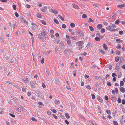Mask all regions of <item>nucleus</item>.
<instances>
[{
	"label": "nucleus",
	"mask_w": 125,
	"mask_h": 125,
	"mask_svg": "<svg viewBox=\"0 0 125 125\" xmlns=\"http://www.w3.org/2000/svg\"><path fill=\"white\" fill-rule=\"evenodd\" d=\"M89 28L91 31H94V29L92 26H89Z\"/></svg>",
	"instance_id": "obj_18"
},
{
	"label": "nucleus",
	"mask_w": 125,
	"mask_h": 125,
	"mask_svg": "<svg viewBox=\"0 0 125 125\" xmlns=\"http://www.w3.org/2000/svg\"><path fill=\"white\" fill-rule=\"evenodd\" d=\"M53 116L54 118L55 119H57V116H56L54 114H53Z\"/></svg>",
	"instance_id": "obj_63"
},
{
	"label": "nucleus",
	"mask_w": 125,
	"mask_h": 125,
	"mask_svg": "<svg viewBox=\"0 0 125 125\" xmlns=\"http://www.w3.org/2000/svg\"><path fill=\"white\" fill-rule=\"evenodd\" d=\"M117 29H111L110 30V31H117Z\"/></svg>",
	"instance_id": "obj_42"
},
{
	"label": "nucleus",
	"mask_w": 125,
	"mask_h": 125,
	"mask_svg": "<svg viewBox=\"0 0 125 125\" xmlns=\"http://www.w3.org/2000/svg\"><path fill=\"white\" fill-rule=\"evenodd\" d=\"M14 14H15V15L16 17H19V15L17 13V12H15Z\"/></svg>",
	"instance_id": "obj_53"
},
{
	"label": "nucleus",
	"mask_w": 125,
	"mask_h": 125,
	"mask_svg": "<svg viewBox=\"0 0 125 125\" xmlns=\"http://www.w3.org/2000/svg\"><path fill=\"white\" fill-rule=\"evenodd\" d=\"M115 92L116 94H117L118 93V89L117 88H116L115 89Z\"/></svg>",
	"instance_id": "obj_58"
},
{
	"label": "nucleus",
	"mask_w": 125,
	"mask_h": 125,
	"mask_svg": "<svg viewBox=\"0 0 125 125\" xmlns=\"http://www.w3.org/2000/svg\"><path fill=\"white\" fill-rule=\"evenodd\" d=\"M111 26H108L106 28V29L107 30H111Z\"/></svg>",
	"instance_id": "obj_30"
},
{
	"label": "nucleus",
	"mask_w": 125,
	"mask_h": 125,
	"mask_svg": "<svg viewBox=\"0 0 125 125\" xmlns=\"http://www.w3.org/2000/svg\"><path fill=\"white\" fill-rule=\"evenodd\" d=\"M104 98L106 100H107L108 99V97L106 95H105L104 96Z\"/></svg>",
	"instance_id": "obj_55"
},
{
	"label": "nucleus",
	"mask_w": 125,
	"mask_h": 125,
	"mask_svg": "<svg viewBox=\"0 0 125 125\" xmlns=\"http://www.w3.org/2000/svg\"><path fill=\"white\" fill-rule=\"evenodd\" d=\"M105 30L104 28L101 29V32L102 33H103L104 32H105Z\"/></svg>",
	"instance_id": "obj_34"
},
{
	"label": "nucleus",
	"mask_w": 125,
	"mask_h": 125,
	"mask_svg": "<svg viewBox=\"0 0 125 125\" xmlns=\"http://www.w3.org/2000/svg\"><path fill=\"white\" fill-rule=\"evenodd\" d=\"M60 101L58 100H56L54 101V103L56 104H59L60 103Z\"/></svg>",
	"instance_id": "obj_17"
},
{
	"label": "nucleus",
	"mask_w": 125,
	"mask_h": 125,
	"mask_svg": "<svg viewBox=\"0 0 125 125\" xmlns=\"http://www.w3.org/2000/svg\"><path fill=\"white\" fill-rule=\"evenodd\" d=\"M40 34L45 38L47 37L46 32H45L43 30L42 31H41Z\"/></svg>",
	"instance_id": "obj_2"
},
{
	"label": "nucleus",
	"mask_w": 125,
	"mask_h": 125,
	"mask_svg": "<svg viewBox=\"0 0 125 125\" xmlns=\"http://www.w3.org/2000/svg\"><path fill=\"white\" fill-rule=\"evenodd\" d=\"M115 60L116 62L118 61L119 60V58L118 57H116L115 58Z\"/></svg>",
	"instance_id": "obj_45"
},
{
	"label": "nucleus",
	"mask_w": 125,
	"mask_h": 125,
	"mask_svg": "<svg viewBox=\"0 0 125 125\" xmlns=\"http://www.w3.org/2000/svg\"><path fill=\"white\" fill-rule=\"evenodd\" d=\"M4 38L2 36H0V40L2 42H4V40H3Z\"/></svg>",
	"instance_id": "obj_22"
},
{
	"label": "nucleus",
	"mask_w": 125,
	"mask_h": 125,
	"mask_svg": "<svg viewBox=\"0 0 125 125\" xmlns=\"http://www.w3.org/2000/svg\"><path fill=\"white\" fill-rule=\"evenodd\" d=\"M93 45L91 43H88L87 44L86 47H92V46Z\"/></svg>",
	"instance_id": "obj_29"
},
{
	"label": "nucleus",
	"mask_w": 125,
	"mask_h": 125,
	"mask_svg": "<svg viewBox=\"0 0 125 125\" xmlns=\"http://www.w3.org/2000/svg\"><path fill=\"white\" fill-rule=\"evenodd\" d=\"M13 9L14 10H15L16 9V6L15 5L13 4L12 6Z\"/></svg>",
	"instance_id": "obj_48"
},
{
	"label": "nucleus",
	"mask_w": 125,
	"mask_h": 125,
	"mask_svg": "<svg viewBox=\"0 0 125 125\" xmlns=\"http://www.w3.org/2000/svg\"><path fill=\"white\" fill-rule=\"evenodd\" d=\"M30 84H31V85L32 86V87L34 88L35 87V85L32 82H30Z\"/></svg>",
	"instance_id": "obj_28"
},
{
	"label": "nucleus",
	"mask_w": 125,
	"mask_h": 125,
	"mask_svg": "<svg viewBox=\"0 0 125 125\" xmlns=\"http://www.w3.org/2000/svg\"><path fill=\"white\" fill-rule=\"evenodd\" d=\"M62 27L63 28H65L66 27V25L64 24H63L62 25Z\"/></svg>",
	"instance_id": "obj_46"
},
{
	"label": "nucleus",
	"mask_w": 125,
	"mask_h": 125,
	"mask_svg": "<svg viewBox=\"0 0 125 125\" xmlns=\"http://www.w3.org/2000/svg\"><path fill=\"white\" fill-rule=\"evenodd\" d=\"M41 22L44 25H46V22L44 21V20H42V21H41Z\"/></svg>",
	"instance_id": "obj_37"
},
{
	"label": "nucleus",
	"mask_w": 125,
	"mask_h": 125,
	"mask_svg": "<svg viewBox=\"0 0 125 125\" xmlns=\"http://www.w3.org/2000/svg\"><path fill=\"white\" fill-rule=\"evenodd\" d=\"M97 27L99 29H100L102 27V26L101 24H99L97 25Z\"/></svg>",
	"instance_id": "obj_19"
},
{
	"label": "nucleus",
	"mask_w": 125,
	"mask_h": 125,
	"mask_svg": "<svg viewBox=\"0 0 125 125\" xmlns=\"http://www.w3.org/2000/svg\"><path fill=\"white\" fill-rule=\"evenodd\" d=\"M31 120L32 121L35 122H36V121H37V120L34 117H32L31 118Z\"/></svg>",
	"instance_id": "obj_56"
},
{
	"label": "nucleus",
	"mask_w": 125,
	"mask_h": 125,
	"mask_svg": "<svg viewBox=\"0 0 125 125\" xmlns=\"http://www.w3.org/2000/svg\"><path fill=\"white\" fill-rule=\"evenodd\" d=\"M91 95L92 99H94L95 98V96L93 94H91Z\"/></svg>",
	"instance_id": "obj_47"
},
{
	"label": "nucleus",
	"mask_w": 125,
	"mask_h": 125,
	"mask_svg": "<svg viewBox=\"0 0 125 125\" xmlns=\"http://www.w3.org/2000/svg\"><path fill=\"white\" fill-rule=\"evenodd\" d=\"M125 6V5L124 4H122V5H118L117 6L118 7H119L120 8H122L123 7H124Z\"/></svg>",
	"instance_id": "obj_15"
},
{
	"label": "nucleus",
	"mask_w": 125,
	"mask_h": 125,
	"mask_svg": "<svg viewBox=\"0 0 125 125\" xmlns=\"http://www.w3.org/2000/svg\"><path fill=\"white\" fill-rule=\"evenodd\" d=\"M38 38L40 39L41 40H43V38L42 37L40 34H38Z\"/></svg>",
	"instance_id": "obj_10"
},
{
	"label": "nucleus",
	"mask_w": 125,
	"mask_h": 125,
	"mask_svg": "<svg viewBox=\"0 0 125 125\" xmlns=\"http://www.w3.org/2000/svg\"><path fill=\"white\" fill-rule=\"evenodd\" d=\"M124 83L122 81H121L120 82V86H123L124 85Z\"/></svg>",
	"instance_id": "obj_23"
},
{
	"label": "nucleus",
	"mask_w": 125,
	"mask_h": 125,
	"mask_svg": "<svg viewBox=\"0 0 125 125\" xmlns=\"http://www.w3.org/2000/svg\"><path fill=\"white\" fill-rule=\"evenodd\" d=\"M97 99L98 101H99L101 103H102L103 101V100L102 99V98H101V97L100 96H99L97 97Z\"/></svg>",
	"instance_id": "obj_11"
},
{
	"label": "nucleus",
	"mask_w": 125,
	"mask_h": 125,
	"mask_svg": "<svg viewBox=\"0 0 125 125\" xmlns=\"http://www.w3.org/2000/svg\"><path fill=\"white\" fill-rule=\"evenodd\" d=\"M112 75L113 77H115V76H117V75H116V74L114 73H112Z\"/></svg>",
	"instance_id": "obj_51"
},
{
	"label": "nucleus",
	"mask_w": 125,
	"mask_h": 125,
	"mask_svg": "<svg viewBox=\"0 0 125 125\" xmlns=\"http://www.w3.org/2000/svg\"><path fill=\"white\" fill-rule=\"evenodd\" d=\"M86 88H87V89H88L89 90H90V89H91V87L89 85H86Z\"/></svg>",
	"instance_id": "obj_40"
},
{
	"label": "nucleus",
	"mask_w": 125,
	"mask_h": 125,
	"mask_svg": "<svg viewBox=\"0 0 125 125\" xmlns=\"http://www.w3.org/2000/svg\"><path fill=\"white\" fill-rule=\"evenodd\" d=\"M51 110L52 111L53 113H55L56 112V111L55 109H51Z\"/></svg>",
	"instance_id": "obj_39"
},
{
	"label": "nucleus",
	"mask_w": 125,
	"mask_h": 125,
	"mask_svg": "<svg viewBox=\"0 0 125 125\" xmlns=\"http://www.w3.org/2000/svg\"><path fill=\"white\" fill-rule=\"evenodd\" d=\"M66 41H67V43L68 44H70L71 43V42L70 41L68 40H67Z\"/></svg>",
	"instance_id": "obj_43"
},
{
	"label": "nucleus",
	"mask_w": 125,
	"mask_h": 125,
	"mask_svg": "<svg viewBox=\"0 0 125 125\" xmlns=\"http://www.w3.org/2000/svg\"><path fill=\"white\" fill-rule=\"evenodd\" d=\"M42 87L43 88H45L46 87L45 85V84H44L43 83H42Z\"/></svg>",
	"instance_id": "obj_64"
},
{
	"label": "nucleus",
	"mask_w": 125,
	"mask_h": 125,
	"mask_svg": "<svg viewBox=\"0 0 125 125\" xmlns=\"http://www.w3.org/2000/svg\"><path fill=\"white\" fill-rule=\"evenodd\" d=\"M103 48L105 50H107L108 49L106 44L105 43H104L103 46Z\"/></svg>",
	"instance_id": "obj_7"
},
{
	"label": "nucleus",
	"mask_w": 125,
	"mask_h": 125,
	"mask_svg": "<svg viewBox=\"0 0 125 125\" xmlns=\"http://www.w3.org/2000/svg\"><path fill=\"white\" fill-rule=\"evenodd\" d=\"M87 17V16L86 14H83L82 16V17L83 18H85Z\"/></svg>",
	"instance_id": "obj_31"
},
{
	"label": "nucleus",
	"mask_w": 125,
	"mask_h": 125,
	"mask_svg": "<svg viewBox=\"0 0 125 125\" xmlns=\"http://www.w3.org/2000/svg\"><path fill=\"white\" fill-rule=\"evenodd\" d=\"M120 90L121 92L123 93H124L125 92V89L123 87H121L120 88Z\"/></svg>",
	"instance_id": "obj_9"
},
{
	"label": "nucleus",
	"mask_w": 125,
	"mask_h": 125,
	"mask_svg": "<svg viewBox=\"0 0 125 125\" xmlns=\"http://www.w3.org/2000/svg\"><path fill=\"white\" fill-rule=\"evenodd\" d=\"M22 81L24 83H28V81L27 80L26 78H25L24 79H22Z\"/></svg>",
	"instance_id": "obj_16"
},
{
	"label": "nucleus",
	"mask_w": 125,
	"mask_h": 125,
	"mask_svg": "<svg viewBox=\"0 0 125 125\" xmlns=\"http://www.w3.org/2000/svg\"><path fill=\"white\" fill-rule=\"evenodd\" d=\"M47 6H45L44 7H43L42 9V10H41V11L43 12H45L46 11L45 10H47Z\"/></svg>",
	"instance_id": "obj_6"
},
{
	"label": "nucleus",
	"mask_w": 125,
	"mask_h": 125,
	"mask_svg": "<svg viewBox=\"0 0 125 125\" xmlns=\"http://www.w3.org/2000/svg\"><path fill=\"white\" fill-rule=\"evenodd\" d=\"M107 85L108 86H111V83L109 82H108L107 83Z\"/></svg>",
	"instance_id": "obj_50"
},
{
	"label": "nucleus",
	"mask_w": 125,
	"mask_h": 125,
	"mask_svg": "<svg viewBox=\"0 0 125 125\" xmlns=\"http://www.w3.org/2000/svg\"><path fill=\"white\" fill-rule=\"evenodd\" d=\"M75 32L77 35L81 37L83 36L84 34L83 31H77Z\"/></svg>",
	"instance_id": "obj_1"
},
{
	"label": "nucleus",
	"mask_w": 125,
	"mask_h": 125,
	"mask_svg": "<svg viewBox=\"0 0 125 125\" xmlns=\"http://www.w3.org/2000/svg\"><path fill=\"white\" fill-rule=\"evenodd\" d=\"M111 27L113 28H115L116 27V26L115 25V24H113L112 25V26Z\"/></svg>",
	"instance_id": "obj_60"
},
{
	"label": "nucleus",
	"mask_w": 125,
	"mask_h": 125,
	"mask_svg": "<svg viewBox=\"0 0 125 125\" xmlns=\"http://www.w3.org/2000/svg\"><path fill=\"white\" fill-rule=\"evenodd\" d=\"M60 41V40L58 39L54 41V42L55 43L58 44L59 42Z\"/></svg>",
	"instance_id": "obj_25"
},
{
	"label": "nucleus",
	"mask_w": 125,
	"mask_h": 125,
	"mask_svg": "<svg viewBox=\"0 0 125 125\" xmlns=\"http://www.w3.org/2000/svg\"><path fill=\"white\" fill-rule=\"evenodd\" d=\"M96 66L95 65H94L92 66L91 67V68L92 69H94L96 68Z\"/></svg>",
	"instance_id": "obj_49"
},
{
	"label": "nucleus",
	"mask_w": 125,
	"mask_h": 125,
	"mask_svg": "<svg viewBox=\"0 0 125 125\" xmlns=\"http://www.w3.org/2000/svg\"><path fill=\"white\" fill-rule=\"evenodd\" d=\"M21 21L24 22L25 23H27V22L26 20L24 19L23 17H22L21 18Z\"/></svg>",
	"instance_id": "obj_8"
},
{
	"label": "nucleus",
	"mask_w": 125,
	"mask_h": 125,
	"mask_svg": "<svg viewBox=\"0 0 125 125\" xmlns=\"http://www.w3.org/2000/svg\"><path fill=\"white\" fill-rule=\"evenodd\" d=\"M73 4V7L74 8L76 9L79 8V7H78V5H76L75 4Z\"/></svg>",
	"instance_id": "obj_13"
},
{
	"label": "nucleus",
	"mask_w": 125,
	"mask_h": 125,
	"mask_svg": "<svg viewBox=\"0 0 125 125\" xmlns=\"http://www.w3.org/2000/svg\"><path fill=\"white\" fill-rule=\"evenodd\" d=\"M44 62V59L43 58L42 60H41V62L43 64Z\"/></svg>",
	"instance_id": "obj_62"
},
{
	"label": "nucleus",
	"mask_w": 125,
	"mask_h": 125,
	"mask_svg": "<svg viewBox=\"0 0 125 125\" xmlns=\"http://www.w3.org/2000/svg\"><path fill=\"white\" fill-rule=\"evenodd\" d=\"M17 27L16 24L15 23L14 24L13 26V28H16Z\"/></svg>",
	"instance_id": "obj_52"
},
{
	"label": "nucleus",
	"mask_w": 125,
	"mask_h": 125,
	"mask_svg": "<svg viewBox=\"0 0 125 125\" xmlns=\"http://www.w3.org/2000/svg\"><path fill=\"white\" fill-rule=\"evenodd\" d=\"M76 45L78 46H82L83 43V41H80L78 42H77L76 43Z\"/></svg>",
	"instance_id": "obj_4"
},
{
	"label": "nucleus",
	"mask_w": 125,
	"mask_h": 125,
	"mask_svg": "<svg viewBox=\"0 0 125 125\" xmlns=\"http://www.w3.org/2000/svg\"><path fill=\"white\" fill-rule=\"evenodd\" d=\"M117 101L119 103H120L121 101V99L120 98H119L118 99Z\"/></svg>",
	"instance_id": "obj_44"
},
{
	"label": "nucleus",
	"mask_w": 125,
	"mask_h": 125,
	"mask_svg": "<svg viewBox=\"0 0 125 125\" xmlns=\"http://www.w3.org/2000/svg\"><path fill=\"white\" fill-rule=\"evenodd\" d=\"M75 26V24L73 23H72L70 24V26L72 28L74 27Z\"/></svg>",
	"instance_id": "obj_24"
},
{
	"label": "nucleus",
	"mask_w": 125,
	"mask_h": 125,
	"mask_svg": "<svg viewBox=\"0 0 125 125\" xmlns=\"http://www.w3.org/2000/svg\"><path fill=\"white\" fill-rule=\"evenodd\" d=\"M122 104H125V100L123 99L122 100Z\"/></svg>",
	"instance_id": "obj_54"
},
{
	"label": "nucleus",
	"mask_w": 125,
	"mask_h": 125,
	"mask_svg": "<svg viewBox=\"0 0 125 125\" xmlns=\"http://www.w3.org/2000/svg\"><path fill=\"white\" fill-rule=\"evenodd\" d=\"M71 38L72 40H75L78 39L79 38L78 36H71Z\"/></svg>",
	"instance_id": "obj_5"
},
{
	"label": "nucleus",
	"mask_w": 125,
	"mask_h": 125,
	"mask_svg": "<svg viewBox=\"0 0 125 125\" xmlns=\"http://www.w3.org/2000/svg\"><path fill=\"white\" fill-rule=\"evenodd\" d=\"M106 112L107 113L108 115H110L111 113L110 111L108 110L107 109L106 110Z\"/></svg>",
	"instance_id": "obj_35"
},
{
	"label": "nucleus",
	"mask_w": 125,
	"mask_h": 125,
	"mask_svg": "<svg viewBox=\"0 0 125 125\" xmlns=\"http://www.w3.org/2000/svg\"><path fill=\"white\" fill-rule=\"evenodd\" d=\"M114 124L115 125H118V124L116 121H113Z\"/></svg>",
	"instance_id": "obj_41"
},
{
	"label": "nucleus",
	"mask_w": 125,
	"mask_h": 125,
	"mask_svg": "<svg viewBox=\"0 0 125 125\" xmlns=\"http://www.w3.org/2000/svg\"><path fill=\"white\" fill-rule=\"evenodd\" d=\"M65 115L67 118H69L70 116L67 113H65Z\"/></svg>",
	"instance_id": "obj_26"
},
{
	"label": "nucleus",
	"mask_w": 125,
	"mask_h": 125,
	"mask_svg": "<svg viewBox=\"0 0 125 125\" xmlns=\"http://www.w3.org/2000/svg\"><path fill=\"white\" fill-rule=\"evenodd\" d=\"M69 51L71 52L72 51L71 50L68 49H66L64 51V52H68Z\"/></svg>",
	"instance_id": "obj_27"
},
{
	"label": "nucleus",
	"mask_w": 125,
	"mask_h": 125,
	"mask_svg": "<svg viewBox=\"0 0 125 125\" xmlns=\"http://www.w3.org/2000/svg\"><path fill=\"white\" fill-rule=\"evenodd\" d=\"M95 40L97 41H99L100 40V38L98 37H96L95 38Z\"/></svg>",
	"instance_id": "obj_33"
},
{
	"label": "nucleus",
	"mask_w": 125,
	"mask_h": 125,
	"mask_svg": "<svg viewBox=\"0 0 125 125\" xmlns=\"http://www.w3.org/2000/svg\"><path fill=\"white\" fill-rule=\"evenodd\" d=\"M116 42H118L119 43H122V42H123V41L122 40L120 39H116Z\"/></svg>",
	"instance_id": "obj_14"
},
{
	"label": "nucleus",
	"mask_w": 125,
	"mask_h": 125,
	"mask_svg": "<svg viewBox=\"0 0 125 125\" xmlns=\"http://www.w3.org/2000/svg\"><path fill=\"white\" fill-rule=\"evenodd\" d=\"M120 21L118 20H117L115 22V23L116 24H118L119 23Z\"/></svg>",
	"instance_id": "obj_32"
},
{
	"label": "nucleus",
	"mask_w": 125,
	"mask_h": 125,
	"mask_svg": "<svg viewBox=\"0 0 125 125\" xmlns=\"http://www.w3.org/2000/svg\"><path fill=\"white\" fill-rule=\"evenodd\" d=\"M116 48L117 49H120L121 48V45L120 44H118Z\"/></svg>",
	"instance_id": "obj_61"
},
{
	"label": "nucleus",
	"mask_w": 125,
	"mask_h": 125,
	"mask_svg": "<svg viewBox=\"0 0 125 125\" xmlns=\"http://www.w3.org/2000/svg\"><path fill=\"white\" fill-rule=\"evenodd\" d=\"M99 51L103 54H104L105 53L104 51L102 50L99 49Z\"/></svg>",
	"instance_id": "obj_36"
},
{
	"label": "nucleus",
	"mask_w": 125,
	"mask_h": 125,
	"mask_svg": "<svg viewBox=\"0 0 125 125\" xmlns=\"http://www.w3.org/2000/svg\"><path fill=\"white\" fill-rule=\"evenodd\" d=\"M36 16L37 17L40 18H41V17L42 16V15L41 14H40L39 13H38L37 14Z\"/></svg>",
	"instance_id": "obj_21"
},
{
	"label": "nucleus",
	"mask_w": 125,
	"mask_h": 125,
	"mask_svg": "<svg viewBox=\"0 0 125 125\" xmlns=\"http://www.w3.org/2000/svg\"><path fill=\"white\" fill-rule=\"evenodd\" d=\"M58 17L60 19H61L62 21H64V18L62 16H61V15H58Z\"/></svg>",
	"instance_id": "obj_12"
},
{
	"label": "nucleus",
	"mask_w": 125,
	"mask_h": 125,
	"mask_svg": "<svg viewBox=\"0 0 125 125\" xmlns=\"http://www.w3.org/2000/svg\"><path fill=\"white\" fill-rule=\"evenodd\" d=\"M54 22L56 24H58L59 22L56 19H54L53 20Z\"/></svg>",
	"instance_id": "obj_20"
},
{
	"label": "nucleus",
	"mask_w": 125,
	"mask_h": 125,
	"mask_svg": "<svg viewBox=\"0 0 125 125\" xmlns=\"http://www.w3.org/2000/svg\"><path fill=\"white\" fill-rule=\"evenodd\" d=\"M36 93L37 94L39 97L41 98L42 97L43 94L40 91H38L36 92Z\"/></svg>",
	"instance_id": "obj_3"
},
{
	"label": "nucleus",
	"mask_w": 125,
	"mask_h": 125,
	"mask_svg": "<svg viewBox=\"0 0 125 125\" xmlns=\"http://www.w3.org/2000/svg\"><path fill=\"white\" fill-rule=\"evenodd\" d=\"M60 44V46H63L64 45V43L63 42H62V41H61L60 44Z\"/></svg>",
	"instance_id": "obj_38"
},
{
	"label": "nucleus",
	"mask_w": 125,
	"mask_h": 125,
	"mask_svg": "<svg viewBox=\"0 0 125 125\" xmlns=\"http://www.w3.org/2000/svg\"><path fill=\"white\" fill-rule=\"evenodd\" d=\"M49 11H50L52 13H53L54 12V11L53 9H51L49 10Z\"/></svg>",
	"instance_id": "obj_57"
},
{
	"label": "nucleus",
	"mask_w": 125,
	"mask_h": 125,
	"mask_svg": "<svg viewBox=\"0 0 125 125\" xmlns=\"http://www.w3.org/2000/svg\"><path fill=\"white\" fill-rule=\"evenodd\" d=\"M32 28L33 30H36V28L35 26H32Z\"/></svg>",
	"instance_id": "obj_59"
}]
</instances>
